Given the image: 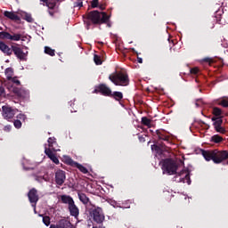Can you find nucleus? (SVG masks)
I'll use <instances>...</instances> for the list:
<instances>
[{
  "label": "nucleus",
  "instance_id": "nucleus-1",
  "mask_svg": "<svg viewBox=\"0 0 228 228\" xmlns=\"http://www.w3.org/2000/svg\"><path fill=\"white\" fill-rule=\"evenodd\" d=\"M184 167V161L180 160L177 162L172 159H166L162 161V170L163 174H167V175H175L178 170H181Z\"/></svg>",
  "mask_w": 228,
  "mask_h": 228
},
{
  "label": "nucleus",
  "instance_id": "nucleus-2",
  "mask_svg": "<svg viewBox=\"0 0 228 228\" xmlns=\"http://www.w3.org/2000/svg\"><path fill=\"white\" fill-rule=\"evenodd\" d=\"M110 81L116 86H127L129 85V76L124 71H115L109 76Z\"/></svg>",
  "mask_w": 228,
  "mask_h": 228
},
{
  "label": "nucleus",
  "instance_id": "nucleus-3",
  "mask_svg": "<svg viewBox=\"0 0 228 228\" xmlns=\"http://www.w3.org/2000/svg\"><path fill=\"white\" fill-rule=\"evenodd\" d=\"M87 20L92 24H106L110 20V17L106 12L99 11H92L87 13Z\"/></svg>",
  "mask_w": 228,
  "mask_h": 228
},
{
  "label": "nucleus",
  "instance_id": "nucleus-4",
  "mask_svg": "<svg viewBox=\"0 0 228 228\" xmlns=\"http://www.w3.org/2000/svg\"><path fill=\"white\" fill-rule=\"evenodd\" d=\"M175 179L177 183H186L187 184H191V180H190V171L184 168V166L177 171L175 174Z\"/></svg>",
  "mask_w": 228,
  "mask_h": 228
},
{
  "label": "nucleus",
  "instance_id": "nucleus-5",
  "mask_svg": "<svg viewBox=\"0 0 228 228\" xmlns=\"http://www.w3.org/2000/svg\"><path fill=\"white\" fill-rule=\"evenodd\" d=\"M91 217L93 218L94 222L96 224H102L104 222L106 216H104V212L102 211V208H94L90 212Z\"/></svg>",
  "mask_w": 228,
  "mask_h": 228
},
{
  "label": "nucleus",
  "instance_id": "nucleus-6",
  "mask_svg": "<svg viewBox=\"0 0 228 228\" xmlns=\"http://www.w3.org/2000/svg\"><path fill=\"white\" fill-rule=\"evenodd\" d=\"M19 112V110L10 107V105H4L2 107V115L5 120H12L15 115Z\"/></svg>",
  "mask_w": 228,
  "mask_h": 228
},
{
  "label": "nucleus",
  "instance_id": "nucleus-7",
  "mask_svg": "<svg viewBox=\"0 0 228 228\" xmlns=\"http://www.w3.org/2000/svg\"><path fill=\"white\" fill-rule=\"evenodd\" d=\"M228 160V151L216 150V156L214 158V163H224Z\"/></svg>",
  "mask_w": 228,
  "mask_h": 228
},
{
  "label": "nucleus",
  "instance_id": "nucleus-8",
  "mask_svg": "<svg viewBox=\"0 0 228 228\" xmlns=\"http://www.w3.org/2000/svg\"><path fill=\"white\" fill-rule=\"evenodd\" d=\"M212 120L214 121V127L216 133H220L221 134H225L226 133L225 128L222 126V124H224V120L222 119V118L213 117Z\"/></svg>",
  "mask_w": 228,
  "mask_h": 228
},
{
  "label": "nucleus",
  "instance_id": "nucleus-9",
  "mask_svg": "<svg viewBox=\"0 0 228 228\" xmlns=\"http://www.w3.org/2000/svg\"><path fill=\"white\" fill-rule=\"evenodd\" d=\"M66 179L65 171L59 169L55 172V183L58 186H63Z\"/></svg>",
  "mask_w": 228,
  "mask_h": 228
},
{
  "label": "nucleus",
  "instance_id": "nucleus-10",
  "mask_svg": "<svg viewBox=\"0 0 228 228\" xmlns=\"http://www.w3.org/2000/svg\"><path fill=\"white\" fill-rule=\"evenodd\" d=\"M72 223L67 219H61L58 223L53 224L49 228H72Z\"/></svg>",
  "mask_w": 228,
  "mask_h": 228
},
{
  "label": "nucleus",
  "instance_id": "nucleus-11",
  "mask_svg": "<svg viewBox=\"0 0 228 228\" xmlns=\"http://www.w3.org/2000/svg\"><path fill=\"white\" fill-rule=\"evenodd\" d=\"M12 53L19 60H26V56H28V52L24 53L22 48L19 47L18 45L12 46Z\"/></svg>",
  "mask_w": 228,
  "mask_h": 228
},
{
  "label": "nucleus",
  "instance_id": "nucleus-12",
  "mask_svg": "<svg viewBox=\"0 0 228 228\" xmlns=\"http://www.w3.org/2000/svg\"><path fill=\"white\" fill-rule=\"evenodd\" d=\"M45 154L54 163L55 165H60V159H58V157H56V153H54V151L51 150V148H46L45 150Z\"/></svg>",
  "mask_w": 228,
  "mask_h": 228
},
{
  "label": "nucleus",
  "instance_id": "nucleus-13",
  "mask_svg": "<svg viewBox=\"0 0 228 228\" xmlns=\"http://www.w3.org/2000/svg\"><path fill=\"white\" fill-rule=\"evenodd\" d=\"M28 200L31 204H37L38 202V191L37 189H31L28 193Z\"/></svg>",
  "mask_w": 228,
  "mask_h": 228
},
{
  "label": "nucleus",
  "instance_id": "nucleus-14",
  "mask_svg": "<svg viewBox=\"0 0 228 228\" xmlns=\"http://www.w3.org/2000/svg\"><path fill=\"white\" fill-rule=\"evenodd\" d=\"M98 92H100V94L102 95H105L106 97H110L112 92L111 89L110 87H108V86L102 84L97 87Z\"/></svg>",
  "mask_w": 228,
  "mask_h": 228
},
{
  "label": "nucleus",
  "instance_id": "nucleus-15",
  "mask_svg": "<svg viewBox=\"0 0 228 228\" xmlns=\"http://www.w3.org/2000/svg\"><path fill=\"white\" fill-rule=\"evenodd\" d=\"M201 154L203 158L206 159V161H215V156H216V150L214 151H201Z\"/></svg>",
  "mask_w": 228,
  "mask_h": 228
},
{
  "label": "nucleus",
  "instance_id": "nucleus-16",
  "mask_svg": "<svg viewBox=\"0 0 228 228\" xmlns=\"http://www.w3.org/2000/svg\"><path fill=\"white\" fill-rule=\"evenodd\" d=\"M68 209L71 216H74L75 218L79 216V208L76 206L74 201L68 207Z\"/></svg>",
  "mask_w": 228,
  "mask_h": 228
},
{
  "label": "nucleus",
  "instance_id": "nucleus-17",
  "mask_svg": "<svg viewBox=\"0 0 228 228\" xmlns=\"http://www.w3.org/2000/svg\"><path fill=\"white\" fill-rule=\"evenodd\" d=\"M0 51L6 54L7 56H12V48H10L4 42L0 41Z\"/></svg>",
  "mask_w": 228,
  "mask_h": 228
},
{
  "label": "nucleus",
  "instance_id": "nucleus-18",
  "mask_svg": "<svg viewBox=\"0 0 228 228\" xmlns=\"http://www.w3.org/2000/svg\"><path fill=\"white\" fill-rule=\"evenodd\" d=\"M55 145H58V143L56 142V138L54 137L48 138V149H50L51 151H53V152L60 151V149H57Z\"/></svg>",
  "mask_w": 228,
  "mask_h": 228
},
{
  "label": "nucleus",
  "instance_id": "nucleus-19",
  "mask_svg": "<svg viewBox=\"0 0 228 228\" xmlns=\"http://www.w3.org/2000/svg\"><path fill=\"white\" fill-rule=\"evenodd\" d=\"M4 17L7 19H10L11 20H20V18H19V15H17L15 12L5 11L4 12Z\"/></svg>",
  "mask_w": 228,
  "mask_h": 228
},
{
  "label": "nucleus",
  "instance_id": "nucleus-20",
  "mask_svg": "<svg viewBox=\"0 0 228 228\" xmlns=\"http://www.w3.org/2000/svg\"><path fill=\"white\" fill-rule=\"evenodd\" d=\"M157 135L159 140H164V142H168L170 140V136L167 134V132L164 130H157Z\"/></svg>",
  "mask_w": 228,
  "mask_h": 228
},
{
  "label": "nucleus",
  "instance_id": "nucleus-21",
  "mask_svg": "<svg viewBox=\"0 0 228 228\" xmlns=\"http://www.w3.org/2000/svg\"><path fill=\"white\" fill-rule=\"evenodd\" d=\"M61 200L62 204H68V207H69L74 202V199L69 195H61Z\"/></svg>",
  "mask_w": 228,
  "mask_h": 228
},
{
  "label": "nucleus",
  "instance_id": "nucleus-22",
  "mask_svg": "<svg viewBox=\"0 0 228 228\" xmlns=\"http://www.w3.org/2000/svg\"><path fill=\"white\" fill-rule=\"evenodd\" d=\"M217 105L222 106L223 108H228V97L224 96L217 100Z\"/></svg>",
  "mask_w": 228,
  "mask_h": 228
},
{
  "label": "nucleus",
  "instance_id": "nucleus-23",
  "mask_svg": "<svg viewBox=\"0 0 228 228\" xmlns=\"http://www.w3.org/2000/svg\"><path fill=\"white\" fill-rule=\"evenodd\" d=\"M110 97H112V99H115V101H122L124 99V94L121 92H113L111 93Z\"/></svg>",
  "mask_w": 228,
  "mask_h": 228
},
{
  "label": "nucleus",
  "instance_id": "nucleus-24",
  "mask_svg": "<svg viewBox=\"0 0 228 228\" xmlns=\"http://www.w3.org/2000/svg\"><path fill=\"white\" fill-rule=\"evenodd\" d=\"M62 159H63V162L66 164V165H69L70 167H75L76 166V161H74L70 157L67 156V155H64L62 157Z\"/></svg>",
  "mask_w": 228,
  "mask_h": 228
},
{
  "label": "nucleus",
  "instance_id": "nucleus-25",
  "mask_svg": "<svg viewBox=\"0 0 228 228\" xmlns=\"http://www.w3.org/2000/svg\"><path fill=\"white\" fill-rule=\"evenodd\" d=\"M212 114L214 115V117H216V118H222V110L218 107H214L212 110Z\"/></svg>",
  "mask_w": 228,
  "mask_h": 228
},
{
  "label": "nucleus",
  "instance_id": "nucleus-26",
  "mask_svg": "<svg viewBox=\"0 0 228 228\" xmlns=\"http://www.w3.org/2000/svg\"><path fill=\"white\" fill-rule=\"evenodd\" d=\"M78 199L85 205H86V204H88V202H90V199L88 197H86V194H85V193H78Z\"/></svg>",
  "mask_w": 228,
  "mask_h": 228
},
{
  "label": "nucleus",
  "instance_id": "nucleus-27",
  "mask_svg": "<svg viewBox=\"0 0 228 228\" xmlns=\"http://www.w3.org/2000/svg\"><path fill=\"white\" fill-rule=\"evenodd\" d=\"M211 142L214 143H222V142H224V137L219 134H215L211 137Z\"/></svg>",
  "mask_w": 228,
  "mask_h": 228
},
{
  "label": "nucleus",
  "instance_id": "nucleus-28",
  "mask_svg": "<svg viewBox=\"0 0 228 228\" xmlns=\"http://www.w3.org/2000/svg\"><path fill=\"white\" fill-rule=\"evenodd\" d=\"M22 38H24L22 34H12L9 40H12V42H19V40H22Z\"/></svg>",
  "mask_w": 228,
  "mask_h": 228
},
{
  "label": "nucleus",
  "instance_id": "nucleus-29",
  "mask_svg": "<svg viewBox=\"0 0 228 228\" xmlns=\"http://www.w3.org/2000/svg\"><path fill=\"white\" fill-rule=\"evenodd\" d=\"M5 76H6V79H8V81H10V79H12L13 77V69L7 68L5 69Z\"/></svg>",
  "mask_w": 228,
  "mask_h": 228
},
{
  "label": "nucleus",
  "instance_id": "nucleus-30",
  "mask_svg": "<svg viewBox=\"0 0 228 228\" xmlns=\"http://www.w3.org/2000/svg\"><path fill=\"white\" fill-rule=\"evenodd\" d=\"M13 94H15L18 97H24L25 91L22 89H19L17 87L12 88Z\"/></svg>",
  "mask_w": 228,
  "mask_h": 228
},
{
  "label": "nucleus",
  "instance_id": "nucleus-31",
  "mask_svg": "<svg viewBox=\"0 0 228 228\" xmlns=\"http://www.w3.org/2000/svg\"><path fill=\"white\" fill-rule=\"evenodd\" d=\"M74 167L75 168H78V170H80L82 174H88V169L85 167L83 165L77 162Z\"/></svg>",
  "mask_w": 228,
  "mask_h": 228
},
{
  "label": "nucleus",
  "instance_id": "nucleus-32",
  "mask_svg": "<svg viewBox=\"0 0 228 228\" xmlns=\"http://www.w3.org/2000/svg\"><path fill=\"white\" fill-rule=\"evenodd\" d=\"M11 35L12 34H10L8 32L2 31V32H0V38L2 40H10Z\"/></svg>",
  "mask_w": 228,
  "mask_h": 228
},
{
  "label": "nucleus",
  "instance_id": "nucleus-33",
  "mask_svg": "<svg viewBox=\"0 0 228 228\" xmlns=\"http://www.w3.org/2000/svg\"><path fill=\"white\" fill-rule=\"evenodd\" d=\"M151 120L149 119L147 117L142 118V124L146 126L147 127H151Z\"/></svg>",
  "mask_w": 228,
  "mask_h": 228
},
{
  "label": "nucleus",
  "instance_id": "nucleus-34",
  "mask_svg": "<svg viewBox=\"0 0 228 228\" xmlns=\"http://www.w3.org/2000/svg\"><path fill=\"white\" fill-rule=\"evenodd\" d=\"M45 54H49V56H54V54H55V51L48 46L45 47Z\"/></svg>",
  "mask_w": 228,
  "mask_h": 228
},
{
  "label": "nucleus",
  "instance_id": "nucleus-35",
  "mask_svg": "<svg viewBox=\"0 0 228 228\" xmlns=\"http://www.w3.org/2000/svg\"><path fill=\"white\" fill-rule=\"evenodd\" d=\"M94 61L96 65H102V60L101 59V56L94 54Z\"/></svg>",
  "mask_w": 228,
  "mask_h": 228
},
{
  "label": "nucleus",
  "instance_id": "nucleus-36",
  "mask_svg": "<svg viewBox=\"0 0 228 228\" xmlns=\"http://www.w3.org/2000/svg\"><path fill=\"white\" fill-rule=\"evenodd\" d=\"M43 223L46 227H49V225H51V217H49V216H43Z\"/></svg>",
  "mask_w": 228,
  "mask_h": 228
},
{
  "label": "nucleus",
  "instance_id": "nucleus-37",
  "mask_svg": "<svg viewBox=\"0 0 228 228\" xmlns=\"http://www.w3.org/2000/svg\"><path fill=\"white\" fill-rule=\"evenodd\" d=\"M13 124L16 129H20L22 127V122H20L19 119H15Z\"/></svg>",
  "mask_w": 228,
  "mask_h": 228
},
{
  "label": "nucleus",
  "instance_id": "nucleus-38",
  "mask_svg": "<svg viewBox=\"0 0 228 228\" xmlns=\"http://www.w3.org/2000/svg\"><path fill=\"white\" fill-rule=\"evenodd\" d=\"M45 6H47L49 10H54L56 4L47 1Z\"/></svg>",
  "mask_w": 228,
  "mask_h": 228
},
{
  "label": "nucleus",
  "instance_id": "nucleus-39",
  "mask_svg": "<svg viewBox=\"0 0 228 228\" xmlns=\"http://www.w3.org/2000/svg\"><path fill=\"white\" fill-rule=\"evenodd\" d=\"M24 20H27V22H33V17H31L29 13H25Z\"/></svg>",
  "mask_w": 228,
  "mask_h": 228
},
{
  "label": "nucleus",
  "instance_id": "nucleus-40",
  "mask_svg": "<svg viewBox=\"0 0 228 228\" xmlns=\"http://www.w3.org/2000/svg\"><path fill=\"white\" fill-rule=\"evenodd\" d=\"M9 81H12V83H14V85H17V86H20V81L19 78H17V77H12Z\"/></svg>",
  "mask_w": 228,
  "mask_h": 228
},
{
  "label": "nucleus",
  "instance_id": "nucleus-41",
  "mask_svg": "<svg viewBox=\"0 0 228 228\" xmlns=\"http://www.w3.org/2000/svg\"><path fill=\"white\" fill-rule=\"evenodd\" d=\"M199 72H200V69H199V68L191 69V74H193L194 76H197V74H199Z\"/></svg>",
  "mask_w": 228,
  "mask_h": 228
},
{
  "label": "nucleus",
  "instance_id": "nucleus-42",
  "mask_svg": "<svg viewBox=\"0 0 228 228\" xmlns=\"http://www.w3.org/2000/svg\"><path fill=\"white\" fill-rule=\"evenodd\" d=\"M91 6L92 8H97V6H99V0H93L91 2Z\"/></svg>",
  "mask_w": 228,
  "mask_h": 228
},
{
  "label": "nucleus",
  "instance_id": "nucleus-43",
  "mask_svg": "<svg viewBox=\"0 0 228 228\" xmlns=\"http://www.w3.org/2000/svg\"><path fill=\"white\" fill-rule=\"evenodd\" d=\"M6 93L4 92V87L0 86V97H5Z\"/></svg>",
  "mask_w": 228,
  "mask_h": 228
},
{
  "label": "nucleus",
  "instance_id": "nucleus-44",
  "mask_svg": "<svg viewBox=\"0 0 228 228\" xmlns=\"http://www.w3.org/2000/svg\"><path fill=\"white\" fill-rule=\"evenodd\" d=\"M18 120H22L23 122L26 120V115L24 114H19L17 116Z\"/></svg>",
  "mask_w": 228,
  "mask_h": 228
},
{
  "label": "nucleus",
  "instance_id": "nucleus-45",
  "mask_svg": "<svg viewBox=\"0 0 228 228\" xmlns=\"http://www.w3.org/2000/svg\"><path fill=\"white\" fill-rule=\"evenodd\" d=\"M4 131H6L7 133L10 132V131H12V126H5L4 127Z\"/></svg>",
  "mask_w": 228,
  "mask_h": 228
},
{
  "label": "nucleus",
  "instance_id": "nucleus-46",
  "mask_svg": "<svg viewBox=\"0 0 228 228\" xmlns=\"http://www.w3.org/2000/svg\"><path fill=\"white\" fill-rule=\"evenodd\" d=\"M100 10H106V4H102L99 5Z\"/></svg>",
  "mask_w": 228,
  "mask_h": 228
},
{
  "label": "nucleus",
  "instance_id": "nucleus-47",
  "mask_svg": "<svg viewBox=\"0 0 228 228\" xmlns=\"http://www.w3.org/2000/svg\"><path fill=\"white\" fill-rule=\"evenodd\" d=\"M216 19L217 22H220V20H222V15L216 14Z\"/></svg>",
  "mask_w": 228,
  "mask_h": 228
},
{
  "label": "nucleus",
  "instance_id": "nucleus-48",
  "mask_svg": "<svg viewBox=\"0 0 228 228\" xmlns=\"http://www.w3.org/2000/svg\"><path fill=\"white\" fill-rule=\"evenodd\" d=\"M159 149V147H158V145L154 144L151 145V151H158Z\"/></svg>",
  "mask_w": 228,
  "mask_h": 228
},
{
  "label": "nucleus",
  "instance_id": "nucleus-49",
  "mask_svg": "<svg viewBox=\"0 0 228 228\" xmlns=\"http://www.w3.org/2000/svg\"><path fill=\"white\" fill-rule=\"evenodd\" d=\"M168 41H169V44H172L173 47L174 45H175V44H177V41H174V40L170 41V39H168Z\"/></svg>",
  "mask_w": 228,
  "mask_h": 228
},
{
  "label": "nucleus",
  "instance_id": "nucleus-50",
  "mask_svg": "<svg viewBox=\"0 0 228 228\" xmlns=\"http://www.w3.org/2000/svg\"><path fill=\"white\" fill-rule=\"evenodd\" d=\"M204 61H207V63H208L209 65L213 63V61H211V59H205Z\"/></svg>",
  "mask_w": 228,
  "mask_h": 228
},
{
  "label": "nucleus",
  "instance_id": "nucleus-51",
  "mask_svg": "<svg viewBox=\"0 0 228 228\" xmlns=\"http://www.w3.org/2000/svg\"><path fill=\"white\" fill-rule=\"evenodd\" d=\"M138 63H143V60L140 57H137Z\"/></svg>",
  "mask_w": 228,
  "mask_h": 228
},
{
  "label": "nucleus",
  "instance_id": "nucleus-52",
  "mask_svg": "<svg viewBox=\"0 0 228 228\" xmlns=\"http://www.w3.org/2000/svg\"><path fill=\"white\" fill-rule=\"evenodd\" d=\"M42 179H44V178L38 177V176L36 177V181H42Z\"/></svg>",
  "mask_w": 228,
  "mask_h": 228
},
{
  "label": "nucleus",
  "instance_id": "nucleus-53",
  "mask_svg": "<svg viewBox=\"0 0 228 228\" xmlns=\"http://www.w3.org/2000/svg\"><path fill=\"white\" fill-rule=\"evenodd\" d=\"M93 228H106V227L100 225V226H93Z\"/></svg>",
  "mask_w": 228,
  "mask_h": 228
},
{
  "label": "nucleus",
  "instance_id": "nucleus-54",
  "mask_svg": "<svg viewBox=\"0 0 228 228\" xmlns=\"http://www.w3.org/2000/svg\"><path fill=\"white\" fill-rule=\"evenodd\" d=\"M49 14L53 17V15H54V12L49 11Z\"/></svg>",
  "mask_w": 228,
  "mask_h": 228
},
{
  "label": "nucleus",
  "instance_id": "nucleus-55",
  "mask_svg": "<svg viewBox=\"0 0 228 228\" xmlns=\"http://www.w3.org/2000/svg\"><path fill=\"white\" fill-rule=\"evenodd\" d=\"M41 1V3H45V4L47 3V1H49V0H40Z\"/></svg>",
  "mask_w": 228,
  "mask_h": 228
},
{
  "label": "nucleus",
  "instance_id": "nucleus-56",
  "mask_svg": "<svg viewBox=\"0 0 228 228\" xmlns=\"http://www.w3.org/2000/svg\"><path fill=\"white\" fill-rule=\"evenodd\" d=\"M172 49H173V51H175V48H173V47L171 46L170 50L172 51Z\"/></svg>",
  "mask_w": 228,
  "mask_h": 228
},
{
  "label": "nucleus",
  "instance_id": "nucleus-57",
  "mask_svg": "<svg viewBox=\"0 0 228 228\" xmlns=\"http://www.w3.org/2000/svg\"><path fill=\"white\" fill-rule=\"evenodd\" d=\"M126 204H131V201L130 200L126 201Z\"/></svg>",
  "mask_w": 228,
  "mask_h": 228
},
{
  "label": "nucleus",
  "instance_id": "nucleus-58",
  "mask_svg": "<svg viewBox=\"0 0 228 228\" xmlns=\"http://www.w3.org/2000/svg\"><path fill=\"white\" fill-rule=\"evenodd\" d=\"M220 4H224V2H221V4H219V5H220Z\"/></svg>",
  "mask_w": 228,
  "mask_h": 228
},
{
  "label": "nucleus",
  "instance_id": "nucleus-59",
  "mask_svg": "<svg viewBox=\"0 0 228 228\" xmlns=\"http://www.w3.org/2000/svg\"><path fill=\"white\" fill-rule=\"evenodd\" d=\"M80 6H83V3L80 4Z\"/></svg>",
  "mask_w": 228,
  "mask_h": 228
},
{
  "label": "nucleus",
  "instance_id": "nucleus-60",
  "mask_svg": "<svg viewBox=\"0 0 228 228\" xmlns=\"http://www.w3.org/2000/svg\"><path fill=\"white\" fill-rule=\"evenodd\" d=\"M125 208H129V206H125Z\"/></svg>",
  "mask_w": 228,
  "mask_h": 228
}]
</instances>
